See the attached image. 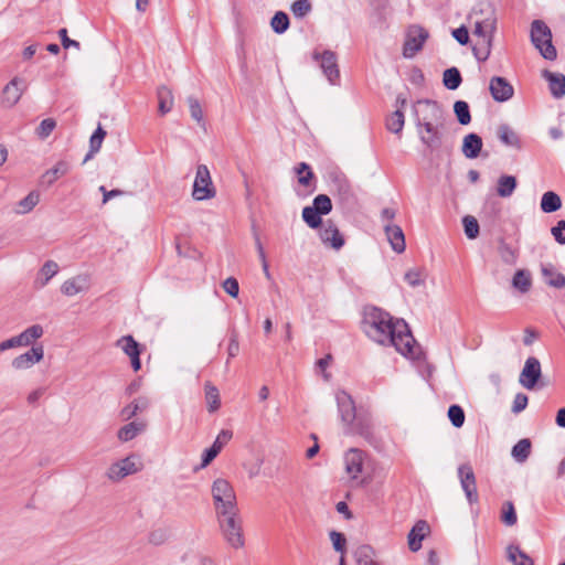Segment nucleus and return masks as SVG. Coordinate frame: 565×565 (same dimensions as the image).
Listing matches in <instances>:
<instances>
[{
    "mask_svg": "<svg viewBox=\"0 0 565 565\" xmlns=\"http://www.w3.org/2000/svg\"><path fill=\"white\" fill-rule=\"evenodd\" d=\"M362 324L365 334L374 342L392 345L404 356L419 359L420 348L404 319H394L381 308L367 307Z\"/></svg>",
    "mask_w": 565,
    "mask_h": 565,
    "instance_id": "1",
    "label": "nucleus"
},
{
    "mask_svg": "<svg viewBox=\"0 0 565 565\" xmlns=\"http://www.w3.org/2000/svg\"><path fill=\"white\" fill-rule=\"evenodd\" d=\"M329 186L331 194L343 210L350 211L356 205V195L344 173L340 171L331 172L329 174Z\"/></svg>",
    "mask_w": 565,
    "mask_h": 565,
    "instance_id": "2",
    "label": "nucleus"
},
{
    "mask_svg": "<svg viewBox=\"0 0 565 565\" xmlns=\"http://www.w3.org/2000/svg\"><path fill=\"white\" fill-rule=\"evenodd\" d=\"M413 115L415 117V126L420 129V125L426 122H436L437 125H444L446 120V114L443 106L433 99H418L413 105Z\"/></svg>",
    "mask_w": 565,
    "mask_h": 565,
    "instance_id": "3",
    "label": "nucleus"
},
{
    "mask_svg": "<svg viewBox=\"0 0 565 565\" xmlns=\"http://www.w3.org/2000/svg\"><path fill=\"white\" fill-rule=\"evenodd\" d=\"M531 42L545 60H556L557 51L552 42V31L544 21L534 20L532 22Z\"/></svg>",
    "mask_w": 565,
    "mask_h": 565,
    "instance_id": "4",
    "label": "nucleus"
},
{
    "mask_svg": "<svg viewBox=\"0 0 565 565\" xmlns=\"http://www.w3.org/2000/svg\"><path fill=\"white\" fill-rule=\"evenodd\" d=\"M211 491L216 514H228L231 511L238 510L235 491L227 480L222 478L214 480Z\"/></svg>",
    "mask_w": 565,
    "mask_h": 565,
    "instance_id": "5",
    "label": "nucleus"
},
{
    "mask_svg": "<svg viewBox=\"0 0 565 565\" xmlns=\"http://www.w3.org/2000/svg\"><path fill=\"white\" fill-rule=\"evenodd\" d=\"M216 516L226 542L234 548L243 547L244 536L238 510L231 511L228 514H216Z\"/></svg>",
    "mask_w": 565,
    "mask_h": 565,
    "instance_id": "6",
    "label": "nucleus"
},
{
    "mask_svg": "<svg viewBox=\"0 0 565 565\" xmlns=\"http://www.w3.org/2000/svg\"><path fill=\"white\" fill-rule=\"evenodd\" d=\"M215 188L211 174L205 164H199L193 183L192 196L196 201L209 200L215 196Z\"/></svg>",
    "mask_w": 565,
    "mask_h": 565,
    "instance_id": "7",
    "label": "nucleus"
},
{
    "mask_svg": "<svg viewBox=\"0 0 565 565\" xmlns=\"http://www.w3.org/2000/svg\"><path fill=\"white\" fill-rule=\"evenodd\" d=\"M428 36V31L423 26L416 24L411 25L406 32L403 56L405 58H413L416 53L423 49Z\"/></svg>",
    "mask_w": 565,
    "mask_h": 565,
    "instance_id": "8",
    "label": "nucleus"
},
{
    "mask_svg": "<svg viewBox=\"0 0 565 565\" xmlns=\"http://www.w3.org/2000/svg\"><path fill=\"white\" fill-rule=\"evenodd\" d=\"M312 58L320 62V68L330 84L335 85L340 79V71L337 62V55L330 50H324L322 53L315 51Z\"/></svg>",
    "mask_w": 565,
    "mask_h": 565,
    "instance_id": "9",
    "label": "nucleus"
},
{
    "mask_svg": "<svg viewBox=\"0 0 565 565\" xmlns=\"http://www.w3.org/2000/svg\"><path fill=\"white\" fill-rule=\"evenodd\" d=\"M479 13H486V17L476 20L473 35L478 38V40L483 38H493V34L497 30V17L493 8L490 4H487L484 9H480V11H475V15Z\"/></svg>",
    "mask_w": 565,
    "mask_h": 565,
    "instance_id": "10",
    "label": "nucleus"
},
{
    "mask_svg": "<svg viewBox=\"0 0 565 565\" xmlns=\"http://www.w3.org/2000/svg\"><path fill=\"white\" fill-rule=\"evenodd\" d=\"M458 477L460 479V484L468 502L470 504L477 503L479 501V495L477 491L476 476L472 467L468 463L459 466Z\"/></svg>",
    "mask_w": 565,
    "mask_h": 565,
    "instance_id": "11",
    "label": "nucleus"
},
{
    "mask_svg": "<svg viewBox=\"0 0 565 565\" xmlns=\"http://www.w3.org/2000/svg\"><path fill=\"white\" fill-rule=\"evenodd\" d=\"M443 126L436 122H426V125H420V129H417L420 142L431 151L441 147L443 134L439 128Z\"/></svg>",
    "mask_w": 565,
    "mask_h": 565,
    "instance_id": "12",
    "label": "nucleus"
},
{
    "mask_svg": "<svg viewBox=\"0 0 565 565\" xmlns=\"http://www.w3.org/2000/svg\"><path fill=\"white\" fill-rule=\"evenodd\" d=\"M542 375L541 363L534 358L526 359L523 370L521 371L519 382L526 390H533Z\"/></svg>",
    "mask_w": 565,
    "mask_h": 565,
    "instance_id": "13",
    "label": "nucleus"
},
{
    "mask_svg": "<svg viewBox=\"0 0 565 565\" xmlns=\"http://www.w3.org/2000/svg\"><path fill=\"white\" fill-rule=\"evenodd\" d=\"M233 433L228 429H222L216 436L211 447L206 448L202 454V460L200 467H196V471L200 468L209 466L221 452L222 448L232 439Z\"/></svg>",
    "mask_w": 565,
    "mask_h": 565,
    "instance_id": "14",
    "label": "nucleus"
},
{
    "mask_svg": "<svg viewBox=\"0 0 565 565\" xmlns=\"http://www.w3.org/2000/svg\"><path fill=\"white\" fill-rule=\"evenodd\" d=\"M335 399L342 423L345 426L352 425L358 413L352 396L345 391H339L335 395Z\"/></svg>",
    "mask_w": 565,
    "mask_h": 565,
    "instance_id": "15",
    "label": "nucleus"
},
{
    "mask_svg": "<svg viewBox=\"0 0 565 565\" xmlns=\"http://www.w3.org/2000/svg\"><path fill=\"white\" fill-rule=\"evenodd\" d=\"M319 237L324 245H329L335 250L344 246V237L332 220H328L320 228Z\"/></svg>",
    "mask_w": 565,
    "mask_h": 565,
    "instance_id": "16",
    "label": "nucleus"
},
{
    "mask_svg": "<svg viewBox=\"0 0 565 565\" xmlns=\"http://www.w3.org/2000/svg\"><path fill=\"white\" fill-rule=\"evenodd\" d=\"M489 90L492 98L498 103L508 102L514 94L513 86L502 76H493L490 79Z\"/></svg>",
    "mask_w": 565,
    "mask_h": 565,
    "instance_id": "17",
    "label": "nucleus"
},
{
    "mask_svg": "<svg viewBox=\"0 0 565 565\" xmlns=\"http://www.w3.org/2000/svg\"><path fill=\"white\" fill-rule=\"evenodd\" d=\"M25 83L22 78H12L2 89L1 103L6 107H13L21 98Z\"/></svg>",
    "mask_w": 565,
    "mask_h": 565,
    "instance_id": "18",
    "label": "nucleus"
},
{
    "mask_svg": "<svg viewBox=\"0 0 565 565\" xmlns=\"http://www.w3.org/2000/svg\"><path fill=\"white\" fill-rule=\"evenodd\" d=\"M138 470L134 456H129L113 463L107 470V477L113 481H119Z\"/></svg>",
    "mask_w": 565,
    "mask_h": 565,
    "instance_id": "19",
    "label": "nucleus"
},
{
    "mask_svg": "<svg viewBox=\"0 0 565 565\" xmlns=\"http://www.w3.org/2000/svg\"><path fill=\"white\" fill-rule=\"evenodd\" d=\"M44 358L43 345H33L29 351L12 360V367L15 370H28Z\"/></svg>",
    "mask_w": 565,
    "mask_h": 565,
    "instance_id": "20",
    "label": "nucleus"
},
{
    "mask_svg": "<svg viewBox=\"0 0 565 565\" xmlns=\"http://www.w3.org/2000/svg\"><path fill=\"white\" fill-rule=\"evenodd\" d=\"M347 434H356L365 438L367 441L373 439L372 419L370 414L359 412L352 425L345 428Z\"/></svg>",
    "mask_w": 565,
    "mask_h": 565,
    "instance_id": "21",
    "label": "nucleus"
},
{
    "mask_svg": "<svg viewBox=\"0 0 565 565\" xmlns=\"http://www.w3.org/2000/svg\"><path fill=\"white\" fill-rule=\"evenodd\" d=\"M429 533V525L426 521L419 520L415 523L408 533V547L412 552H417L422 547V542Z\"/></svg>",
    "mask_w": 565,
    "mask_h": 565,
    "instance_id": "22",
    "label": "nucleus"
},
{
    "mask_svg": "<svg viewBox=\"0 0 565 565\" xmlns=\"http://www.w3.org/2000/svg\"><path fill=\"white\" fill-rule=\"evenodd\" d=\"M384 231L392 249L398 254L403 253L406 248V244L402 227L396 224L386 223Z\"/></svg>",
    "mask_w": 565,
    "mask_h": 565,
    "instance_id": "23",
    "label": "nucleus"
},
{
    "mask_svg": "<svg viewBox=\"0 0 565 565\" xmlns=\"http://www.w3.org/2000/svg\"><path fill=\"white\" fill-rule=\"evenodd\" d=\"M482 138L475 132H470L463 137L461 151L468 159H476L482 150Z\"/></svg>",
    "mask_w": 565,
    "mask_h": 565,
    "instance_id": "24",
    "label": "nucleus"
},
{
    "mask_svg": "<svg viewBox=\"0 0 565 565\" xmlns=\"http://www.w3.org/2000/svg\"><path fill=\"white\" fill-rule=\"evenodd\" d=\"M345 470L352 478H356L363 470V452L351 448L344 457Z\"/></svg>",
    "mask_w": 565,
    "mask_h": 565,
    "instance_id": "25",
    "label": "nucleus"
},
{
    "mask_svg": "<svg viewBox=\"0 0 565 565\" xmlns=\"http://www.w3.org/2000/svg\"><path fill=\"white\" fill-rule=\"evenodd\" d=\"M543 77L548 82L551 94L555 98L565 96V75L545 70Z\"/></svg>",
    "mask_w": 565,
    "mask_h": 565,
    "instance_id": "26",
    "label": "nucleus"
},
{
    "mask_svg": "<svg viewBox=\"0 0 565 565\" xmlns=\"http://www.w3.org/2000/svg\"><path fill=\"white\" fill-rule=\"evenodd\" d=\"M498 138L507 147H511L516 150L522 149L520 136L507 124H502L498 127Z\"/></svg>",
    "mask_w": 565,
    "mask_h": 565,
    "instance_id": "27",
    "label": "nucleus"
},
{
    "mask_svg": "<svg viewBox=\"0 0 565 565\" xmlns=\"http://www.w3.org/2000/svg\"><path fill=\"white\" fill-rule=\"evenodd\" d=\"M58 265L54 260H46L41 267L35 280L36 288H43L57 274Z\"/></svg>",
    "mask_w": 565,
    "mask_h": 565,
    "instance_id": "28",
    "label": "nucleus"
},
{
    "mask_svg": "<svg viewBox=\"0 0 565 565\" xmlns=\"http://www.w3.org/2000/svg\"><path fill=\"white\" fill-rule=\"evenodd\" d=\"M146 424L143 422H130L124 425L117 433V437L120 441L127 443L132 440L139 434L145 431Z\"/></svg>",
    "mask_w": 565,
    "mask_h": 565,
    "instance_id": "29",
    "label": "nucleus"
},
{
    "mask_svg": "<svg viewBox=\"0 0 565 565\" xmlns=\"http://www.w3.org/2000/svg\"><path fill=\"white\" fill-rule=\"evenodd\" d=\"M542 275L545 282L554 288H564L565 287V275L558 273L553 265L547 264L542 266Z\"/></svg>",
    "mask_w": 565,
    "mask_h": 565,
    "instance_id": "30",
    "label": "nucleus"
},
{
    "mask_svg": "<svg viewBox=\"0 0 565 565\" xmlns=\"http://www.w3.org/2000/svg\"><path fill=\"white\" fill-rule=\"evenodd\" d=\"M540 207L544 213H554L562 207L561 196L554 191L545 192L541 198Z\"/></svg>",
    "mask_w": 565,
    "mask_h": 565,
    "instance_id": "31",
    "label": "nucleus"
},
{
    "mask_svg": "<svg viewBox=\"0 0 565 565\" xmlns=\"http://www.w3.org/2000/svg\"><path fill=\"white\" fill-rule=\"evenodd\" d=\"M532 443L529 438L520 439L511 450L512 458L519 462L523 463L527 460L531 455Z\"/></svg>",
    "mask_w": 565,
    "mask_h": 565,
    "instance_id": "32",
    "label": "nucleus"
},
{
    "mask_svg": "<svg viewBox=\"0 0 565 565\" xmlns=\"http://www.w3.org/2000/svg\"><path fill=\"white\" fill-rule=\"evenodd\" d=\"M518 181L514 175L503 174L498 179V195L501 198H509L516 189Z\"/></svg>",
    "mask_w": 565,
    "mask_h": 565,
    "instance_id": "33",
    "label": "nucleus"
},
{
    "mask_svg": "<svg viewBox=\"0 0 565 565\" xmlns=\"http://www.w3.org/2000/svg\"><path fill=\"white\" fill-rule=\"evenodd\" d=\"M492 40L493 38H483L477 40L476 43L472 45V53L477 61L486 62L489 58L491 53Z\"/></svg>",
    "mask_w": 565,
    "mask_h": 565,
    "instance_id": "34",
    "label": "nucleus"
},
{
    "mask_svg": "<svg viewBox=\"0 0 565 565\" xmlns=\"http://www.w3.org/2000/svg\"><path fill=\"white\" fill-rule=\"evenodd\" d=\"M462 83L460 71L452 66L444 71L443 84L449 90H456Z\"/></svg>",
    "mask_w": 565,
    "mask_h": 565,
    "instance_id": "35",
    "label": "nucleus"
},
{
    "mask_svg": "<svg viewBox=\"0 0 565 565\" xmlns=\"http://www.w3.org/2000/svg\"><path fill=\"white\" fill-rule=\"evenodd\" d=\"M301 216L308 227L312 230L321 228L323 225L322 216L312 205L305 206Z\"/></svg>",
    "mask_w": 565,
    "mask_h": 565,
    "instance_id": "36",
    "label": "nucleus"
},
{
    "mask_svg": "<svg viewBox=\"0 0 565 565\" xmlns=\"http://www.w3.org/2000/svg\"><path fill=\"white\" fill-rule=\"evenodd\" d=\"M116 345L120 348L129 358L136 354H141L142 352L140 343H138L130 334L124 335L117 340Z\"/></svg>",
    "mask_w": 565,
    "mask_h": 565,
    "instance_id": "37",
    "label": "nucleus"
},
{
    "mask_svg": "<svg viewBox=\"0 0 565 565\" xmlns=\"http://www.w3.org/2000/svg\"><path fill=\"white\" fill-rule=\"evenodd\" d=\"M512 286L521 294L527 292L532 286L531 274L525 269L516 270L512 278Z\"/></svg>",
    "mask_w": 565,
    "mask_h": 565,
    "instance_id": "38",
    "label": "nucleus"
},
{
    "mask_svg": "<svg viewBox=\"0 0 565 565\" xmlns=\"http://www.w3.org/2000/svg\"><path fill=\"white\" fill-rule=\"evenodd\" d=\"M43 335V328L40 324H33L18 334L21 347H28Z\"/></svg>",
    "mask_w": 565,
    "mask_h": 565,
    "instance_id": "39",
    "label": "nucleus"
},
{
    "mask_svg": "<svg viewBox=\"0 0 565 565\" xmlns=\"http://www.w3.org/2000/svg\"><path fill=\"white\" fill-rule=\"evenodd\" d=\"M358 565H380L375 559V551L370 545H361L354 553Z\"/></svg>",
    "mask_w": 565,
    "mask_h": 565,
    "instance_id": "40",
    "label": "nucleus"
},
{
    "mask_svg": "<svg viewBox=\"0 0 565 565\" xmlns=\"http://www.w3.org/2000/svg\"><path fill=\"white\" fill-rule=\"evenodd\" d=\"M204 390H205V399L207 403V411L210 413H214L221 406L218 390L211 382L205 383Z\"/></svg>",
    "mask_w": 565,
    "mask_h": 565,
    "instance_id": "41",
    "label": "nucleus"
},
{
    "mask_svg": "<svg viewBox=\"0 0 565 565\" xmlns=\"http://www.w3.org/2000/svg\"><path fill=\"white\" fill-rule=\"evenodd\" d=\"M157 96L159 102V113L161 115L168 114L173 106V95L171 90L166 86H161L158 88Z\"/></svg>",
    "mask_w": 565,
    "mask_h": 565,
    "instance_id": "42",
    "label": "nucleus"
},
{
    "mask_svg": "<svg viewBox=\"0 0 565 565\" xmlns=\"http://www.w3.org/2000/svg\"><path fill=\"white\" fill-rule=\"evenodd\" d=\"M40 194L36 191H31L25 198L17 203L15 213L26 214L31 212L39 203Z\"/></svg>",
    "mask_w": 565,
    "mask_h": 565,
    "instance_id": "43",
    "label": "nucleus"
},
{
    "mask_svg": "<svg viewBox=\"0 0 565 565\" xmlns=\"http://www.w3.org/2000/svg\"><path fill=\"white\" fill-rule=\"evenodd\" d=\"M498 252L501 260L507 265H514L518 259V250L503 238L499 241Z\"/></svg>",
    "mask_w": 565,
    "mask_h": 565,
    "instance_id": "44",
    "label": "nucleus"
},
{
    "mask_svg": "<svg viewBox=\"0 0 565 565\" xmlns=\"http://www.w3.org/2000/svg\"><path fill=\"white\" fill-rule=\"evenodd\" d=\"M289 17L284 11H277L270 20V26L276 34H284L289 29Z\"/></svg>",
    "mask_w": 565,
    "mask_h": 565,
    "instance_id": "45",
    "label": "nucleus"
},
{
    "mask_svg": "<svg viewBox=\"0 0 565 565\" xmlns=\"http://www.w3.org/2000/svg\"><path fill=\"white\" fill-rule=\"evenodd\" d=\"M454 113H455L456 118L460 125L466 126V125L470 124L471 114H470V107L467 102L456 100L454 104Z\"/></svg>",
    "mask_w": 565,
    "mask_h": 565,
    "instance_id": "46",
    "label": "nucleus"
},
{
    "mask_svg": "<svg viewBox=\"0 0 565 565\" xmlns=\"http://www.w3.org/2000/svg\"><path fill=\"white\" fill-rule=\"evenodd\" d=\"M405 124L403 110L396 109L386 120V128L393 134H401Z\"/></svg>",
    "mask_w": 565,
    "mask_h": 565,
    "instance_id": "47",
    "label": "nucleus"
},
{
    "mask_svg": "<svg viewBox=\"0 0 565 565\" xmlns=\"http://www.w3.org/2000/svg\"><path fill=\"white\" fill-rule=\"evenodd\" d=\"M295 172L298 177V182L303 186H309L311 181L315 179V173L312 172L310 166L306 162H300L295 167Z\"/></svg>",
    "mask_w": 565,
    "mask_h": 565,
    "instance_id": "48",
    "label": "nucleus"
},
{
    "mask_svg": "<svg viewBox=\"0 0 565 565\" xmlns=\"http://www.w3.org/2000/svg\"><path fill=\"white\" fill-rule=\"evenodd\" d=\"M312 206L320 213L321 216L328 215L332 211V201L327 194H318L312 200Z\"/></svg>",
    "mask_w": 565,
    "mask_h": 565,
    "instance_id": "49",
    "label": "nucleus"
},
{
    "mask_svg": "<svg viewBox=\"0 0 565 565\" xmlns=\"http://www.w3.org/2000/svg\"><path fill=\"white\" fill-rule=\"evenodd\" d=\"M448 418L451 425L456 428H460L465 424V412L463 408L458 404H452L449 406L447 412Z\"/></svg>",
    "mask_w": 565,
    "mask_h": 565,
    "instance_id": "50",
    "label": "nucleus"
},
{
    "mask_svg": "<svg viewBox=\"0 0 565 565\" xmlns=\"http://www.w3.org/2000/svg\"><path fill=\"white\" fill-rule=\"evenodd\" d=\"M462 225L466 236L469 239H475L478 237L480 227L477 218L472 215H466L462 217Z\"/></svg>",
    "mask_w": 565,
    "mask_h": 565,
    "instance_id": "51",
    "label": "nucleus"
},
{
    "mask_svg": "<svg viewBox=\"0 0 565 565\" xmlns=\"http://www.w3.org/2000/svg\"><path fill=\"white\" fill-rule=\"evenodd\" d=\"M501 521L507 526H513L516 523L518 516L512 501H505L502 504Z\"/></svg>",
    "mask_w": 565,
    "mask_h": 565,
    "instance_id": "52",
    "label": "nucleus"
},
{
    "mask_svg": "<svg viewBox=\"0 0 565 565\" xmlns=\"http://www.w3.org/2000/svg\"><path fill=\"white\" fill-rule=\"evenodd\" d=\"M290 10L296 19H302L312 10L310 0H296L291 3Z\"/></svg>",
    "mask_w": 565,
    "mask_h": 565,
    "instance_id": "53",
    "label": "nucleus"
},
{
    "mask_svg": "<svg viewBox=\"0 0 565 565\" xmlns=\"http://www.w3.org/2000/svg\"><path fill=\"white\" fill-rule=\"evenodd\" d=\"M81 281H84V279L79 276L65 280L61 287L62 294L65 296H74L83 291L84 287L79 285Z\"/></svg>",
    "mask_w": 565,
    "mask_h": 565,
    "instance_id": "54",
    "label": "nucleus"
},
{
    "mask_svg": "<svg viewBox=\"0 0 565 565\" xmlns=\"http://www.w3.org/2000/svg\"><path fill=\"white\" fill-rule=\"evenodd\" d=\"M188 104H189V109H190L191 117L200 126H204L205 121H204V118H203V111H202V108H201V105H200L199 100L195 97L190 96L188 98Z\"/></svg>",
    "mask_w": 565,
    "mask_h": 565,
    "instance_id": "55",
    "label": "nucleus"
},
{
    "mask_svg": "<svg viewBox=\"0 0 565 565\" xmlns=\"http://www.w3.org/2000/svg\"><path fill=\"white\" fill-rule=\"evenodd\" d=\"M56 127V121L55 119L53 118H46V119H43L39 127L36 128L35 132H36V136L41 139V140H44L46 139L52 132L53 130L55 129Z\"/></svg>",
    "mask_w": 565,
    "mask_h": 565,
    "instance_id": "56",
    "label": "nucleus"
},
{
    "mask_svg": "<svg viewBox=\"0 0 565 565\" xmlns=\"http://www.w3.org/2000/svg\"><path fill=\"white\" fill-rule=\"evenodd\" d=\"M147 407H148L147 399L142 401V407L138 406L137 402H132L121 409L120 415L124 420H129L130 418L136 416L138 412L146 409Z\"/></svg>",
    "mask_w": 565,
    "mask_h": 565,
    "instance_id": "57",
    "label": "nucleus"
},
{
    "mask_svg": "<svg viewBox=\"0 0 565 565\" xmlns=\"http://www.w3.org/2000/svg\"><path fill=\"white\" fill-rule=\"evenodd\" d=\"M107 132L99 124L93 135L89 139V147L93 148V150H100L102 143L106 137Z\"/></svg>",
    "mask_w": 565,
    "mask_h": 565,
    "instance_id": "58",
    "label": "nucleus"
},
{
    "mask_svg": "<svg viewBox=\"0 0 565 565\" xmlns=\"http://www.w3.org/2000/svg\"><path fill=\"white\" fill-rule=\"evenodd\" d=\"M329 535L334 551L343 554L347 546L344 534L338 531H331Z\"/></svg>",
    "mask_w": 565,
    "mask_h": 565,
    "instance_id": "59",
    "label": "nucleus"
},
{
    "mask_svg": "<svg viewBox=\"0 0 565 565\" xmlns=\"http://www.w3.org/2000/svg\"><path fill=\"white\" fill-rule=\"evenodd\" d=\"M71 164L67 161L60 160L56 164L44 173V177L54 174V178H61L68 173Z\"/></svg>",
    "mask_w": 565,
    "mask_h": 565,
    "instance_id": "60",
    "label": "nucleus"
},
{
    "mask_svg": "<svg viewBox=\"0 0 565 565\" xmlns=\"http://www.w3.org/2000/svg\"><path fill=\"white\" fill-rule=\"evenodd\" d=\"M404 279L412 287H418L424 284V279L422 278V273L418 269H409L405 273Z\"/></svg>",
    "mask_w": 565,
    "mask_h": 565,
    "instance_id": "61",
    "label": "nucleus"
},
{
    "mask_svg": "<svg viewBox=\"0 0 565 565\" xmlns=\"http://www.w3.org/2000/svg\"><path fill=\"white\" fill-rule=\"evenodd\" d=\"M551 234L553 235L554 239L561 244H565V220L558 221L552 228Z\"/></svg>",
    "mask_w": 565,
    "mask_h": 565,
    "instance_id": "62",
    "label": "nucleus"
},
{
    "mask_svg": "<svg viewBox=\"0 0 565 565\" xmlns=\"http://www.w3.org/2000/svg\"><path fill=\"white\" fill-rule=\"evenodd\" d=\"M223 288L227 295L233 298H236L239 292V285L236 278L228 277L223 282Z\"/></svg>",
    "mask_w": 565,
    "mask_h": 565,
    "instance_id": "63",
    "label": "nucleus"
},
{
    "mask_svg": "<svg viewBox=\"0 0 565 565\" xmlns=\"http://www.w3.org/2000/svg\"><path fill=\"white\" fill-rule=\"evenodd\" d=\"M451 34L460 45H467L469 43V31L465 25L454 29Z\"/></svg>",
    "mask_w": 565,
    "mask_h": 565,
    "instance_id": "64",
    "label": "nucleus"
}]
</instances>
